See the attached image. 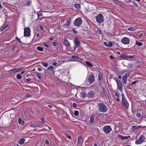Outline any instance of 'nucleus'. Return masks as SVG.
Instances as JSON below:
<instances>
[{"mask_svg": "<svg viewBox=\"0 0 146 146\" xmlns=\"http://www.w3.org/2000/svg\"><path fill=\"white\" fill-rule=\"evenodd\" d=\"M121 96L122 98L121 104L126 109H127L128 108L129 105V103L125 96L123 93H121Z\"/></svg>", "mask_w": 146, "mask_h": 146, "instance_id": "1", "label": "nucleus"}, {"mask_svg": "<svg viewBox=\"0 0 146 146\" xmlns=\"http://www.w3.org/2000/svg\"><path fill=\"white\" fill-rule=\"evenodd\" d=\"M98 106L99 110L102 112L104 113L106 112L108 110L106 106L104 103H99Z\"/></svg>", "mask_w": 146, "mask_h": 146, "instance_id": "2", "label": "nucleus"}, {"mask_svg": "<svg viewBox=\"0 0 146 146\" xmlns=\"http://www.w3.org/2000/svg\"><path fill=\"white\" fill-rule=\"evenodd\" d=\"M97 22L100 23L104 21V18L103 15L101 14H98L96 18Z\"/></svg>", "mask_w": 146, "mask_h": 146, "instance_id": "3", "label": "nucleus"}, {"mask_svg": "<svg viewBox=\"0 0 146 146\" xmlns=\"http://www.w3.org/2000/svg\"><path fill=\"white\" fill-rule=\"evenodd\" d=\"M82 23L81 18L79 17L76 19L74 22V25L77 27H79Z\"/></svg>", "mask_w": 146, "mask_h": 146, "instance_id": "4", "label": "nucleus"}, {"mask_svg": "<svg viewBox=\"0 0 146 146\" xmlns=\"http://www.w3.org/2000/svg\"><path fill=\"white\" fill-rule=\"evenodd\" d=\"M30 29L29 27H26L24 29V36L29 37L30 35Z\"/></svg>", "mask_w": 146, "mask_h": 146, "instance_id": "5", "label": "nucleus"}, {"mask_svg": "<svg viewBox=\"0 0 146 146\" xmlns=\"http://www.w3.org/2000/svg\"><path fill=\"white\" fill-rule=\"evenodd\" d=\"M145 138L143 135H141L140 136L139 138L137 139L135 142L136 144H138L141 143L144 140Z\"/></svg>", "mask_w": 146, "mask_h": 146, "instance_id": "6", "label": "nucleus"}, {"mask_svg": "<svg viewBox=\"0 0 146 146\" xmlns=\"http://www.w3.org/2000/svg\"><path fill=\"white\" fill-rule=\"evenodd\" d=\"M70 60L71 61H75L81 62L82 60L78 56H72Z\"/></svg>", "mask_w": 146, "mask_h": 146, "instance_id": "7", "label": "nucleus"}, {"mask_svg": "<svg viewBox=\"0 0 146 146\" xmlns=\"http://www.w3.org/2000/svg\"><path fill=\"white\" fill-rule=\"evenodd\" d=\"M111 130V127L109 125L105 126L103 127V130L106 134L109 133Z\"/></svg>", "mask_w": 146, "mask_h": 146, "instance_id": "8", "label": "nucleus"}, {"mask_svg": "<svg viewBox=\"0 0 146 146\" xmlns=\"http://www.w3.org/2000/svg\"><path fill=\"white\" fill-rule=\"evenodd\" d=\"M74 43L75 45L74 47V49L76 48L78 46H80V43L79 40L77 37H75L74 38Z\"/></svg>", "mask_w": 146, "mask_h": 146, "instance_id": "9", "label": "nucleus"}, {"mask_svg": "<svg viewBox=\"0 0 146 146\" xmlns=\"http://www.w3.org/2000/svg\"><path fill=\"white\" fill-rule=\"evenodd\" d=\"M94 76L92 73H91L88 76V81L90 84L92 83L94 80Z\"/></svg>", "mask_w": 146, "mask_h": 146, "instance_id": "10", "label": "nucleus"}, {"mask_svg": "<svg viewBox=\"0 0 146 146\" xmlns=\"http://www.w3.org/2000/svg\"><path fill=\"white\" fill-rule=\"evenodd\" d=\"M121 42L124 44H127L129 43V40L128 38L123 37L121 40Z\"/></svg>", "mask_w": 146, "mask_h": 146, "instance_id": "11", "label": "nucleus"}, {"mask_svg": "<svg viewBox=\"0 0 146 146\" xmlns=\"http://www.w3.org/2000/svg\"><path fill=\"white\" fill-rule=\"evenodd\" d=\"M84 139L81 136H79L78 138L77 146H81Z\"/></svg>", "mask_w": 146, "mask_h": 146, "instance_id": "12", "label": "nucleus"}, {"mask_svg": "<svg viewBox=\"0 0 146 146\" xmlns=\"http://www.w3.org/2000/svg\"><path fill=\"white\" fill-rule=\"evenodd\" d=\"M117 89L121 91L123 90L122 84L121 81H118L117 83Z\"/></svg>", "mask_w": 146, "mask_h": 146, "instance_id": "13", "label": "nucleus"}, {"mask_svg": "<svg viewBox=\"0 0 146 146\" xmlns=\"http://www.w3.org/2000/svg\"><path fill=\"white\" fill-rule=\"evenodd\" d=\"M95 94V93L94 91L92 90H90L88 92L87 94V96L90 98H92Z\"/></svg>", "mask_w": 146, "mask_h": 146, "instance_id": "14", "label": "nucleus"}, {"mask_svg": "<svg viewBox=\"0 0 146 146\" xmlns=\"http://www.w3.org/2000/svg\"><path fill=\"white\" fill-rule=\"evenodd\" d=\"M118 136L119 138H121V139L122 140H123L124 139H127L130 137V136H124L122 135H119Z\"/></svg>", "mask_w": 146, "mask_h": 146, "instance_id": "15", "label": "nucleus"}, {"mask_svg": "<svg viewBox=\"0 0 146 146\" xmlns=\"http://www.w3.org/2000/svg\"><path fill=\"white\" fill-rule=\"evenodd\" d=\"M141 127V126H139L137 125H134L132 126V129L134 131L136 130L139 128Z\"/></svg>", "mask_w": 146, "mask_h": 146, "instance_id": "16", "label": "nucleus"}, {"mask_svg": "<svg viewBox=\"0 0 146 146\" xmlns=\"http://www.w3.org/2000/svg\"><path fill=\"white\" fill-rule=\"evenodd\" d=\"M16 114L14 110H13L12 113L10 114V117L11 118L13 119L15 117Z\"/></svg>", "mask_w": 146, "mask_h": 146, "instance_id": "17", "label": "nucleus"}, {"mask_svg": "<svg viewBox=\"0 0 146 146\" xmlns=\"http://www.w3.org/2000/svg\"><path fill=\"white\" fill-rule=\"evenodd\" d=\"M25 139L23 138H21L19 141V143L21 145H22L24 143Z\"/></svg>", "mask_w": 146, "mask_h": 146, "instance_id": "18", "label": "nucleus"}, {"mask_svg": "<svg viewBox=\"0 0 146 146\" xmlns=\"http://www.w3.org/2000/svg\"><path fill=\"white\" fill-rule=\"evenodd\" d=\"M54 68V67L52 66H50L48 67L46 70H50V71H52L53 72V74H54V71L53 70V69Z\"/></svg>", "mask_w": 146, "mask_h": 146, "instance_id": "19", "label": "nucleus"}, {"mask_svg": "<svg viewBox=\"0 0 146 146\" xmlns=\"http://www.w3.org/2000/svg\"><path fill=\"white\" fill-rule=\"evenodd\" d=\"M94 116L92 115L90 118V122L91 123H93L94 122Z\"/></svg>", "mask_w": 146, "mask_h": 146, "instance_id": "20", "label": "nucleus"}, {"mask_svg": "<svg viewBox=\"0 0 146 146\" xmlns=\"http://www.w3.org/2000/svg\"><path fill=\"white\" fill-rule=\"evenodd\" d=\"M71 21V20L70 19H68L65 22V25L67 26L70 25Z\"/></svg>", "mask_w": 146, "mask_h": 146, "instance_id": "21", "label": "nucleus"}, {"mask_svg": "<svg viewBox=\"0 0 146 146\" xmlns=\"http://www.w3.org/2000/svg\"><path fill=\"white\" fill-rule=\"evenodd\" d=\"M127 78H126V76H123L122 77V80L124 84H125L126 83V81L127 80Z\"/></svg>", "mask_w": 146, "mask_h": 146, "instance_id": "22", "label": "nucleus"}, {"mask_svg": "<svg viewBox=\"0 0 146 146\" xmlns=\"http://www.w3.org/2000/svg\"><path fill=\"white\" fill-rule=\"evenodd\" d=\"M128 55L126 54H122L120 55V57L122 58H127Z\"/></svg>", "mask_w": 146, "mask_h": 146, "instance_id": "23", "label": "nucleus"}, {"mask_svg": "<svg viewBox=\"0 0 146 146\" xmlns=\"http://www.w3.org/2000/svg\"><path fill=\"white\" fill-rule=\"evenodd\" d=\"M85 63L86 65L89 66L91 67L93 66V65L89 62L86 61Z\"/></svg>", "mask_w": 146, "mask_h": 146, "instance_id": "24", "label": "nucleus"}, {"mask_svg": "<svg viewBox=\"0 0 146 146\" xmlns=\"http://www.w3.org/2000/svg\"><path fill=\"white\" fill-rule=\"evenodd\" d=\"M9 73L12 74L15 73L16 72L15 68L11 69L9 70Z\"/></svg>", "mask_w": 146, "mask_h": 146, "instance_id": "25", "label": "nucleus"}, {"mask_svg": "<svg viewBox=\"0 0 146 146\" xmlns=\"http://www.w3.org/2000/svg\"><path fill=\"white\" fill-rule=\"evenodd\" d=\"M128 30L131 31H136L135 29L133 27L128 28Z\"/></svg>", "mask_w": 146, "mask_h": 146, "instance_id": "26", "label": "nucleus"}, {"mask_svg": "<svg viewBox=\"0 0 146 146\" xmlns=\"http://www.w3.org/2000/svg\"><path fill=\"white\" fill-rule=\"evenodd\" d=\"M23 68V67H21L18 68H15L16 72L22 70Z\"/></svg>", "mask_w": 146, "mask_h": 146, "instance_id": "27", "label": "nucleus"}, {"mask_svg": "<svg viewBox=\"0 0 146 146\" xmlns=\"http://www.w3.org/2000/svg\"><path fill=\"white\" fill-rule=\"evenodd\" d=\"M16 78L18 79H20L22 78V76L20 74H18L16 76Z\"/></svg>", "mask_w": 146, "mask_h": 146, "instance_id": "28", "label": "nucleus"}, {"mask_svg": "<svg viewBox=\"0 0 146 146\" xmlns=\"http://www.w3.org/2000/svg\"><path fill=\"white\" fill-rule=\"evenodd\" d=\"M74 7L77 9H78L80 8V5L77 4H75Z\"/></svg>", "mask_w": 146, "mask_h": 146, "instance_id": "29", "label": "nucleus"}, {"mask_svg": "<svg viewBox=\"0 0 146 146\" xmlns=\"http://www.w3.org/2000/svg\"><path fill=\"white\" fill-rule=\"evenodd\" d=\"M18 122L19 124H21L22 125H23L24 123V121H22V119L20 118L19 119Z\"/></svg>", "mask_w": 146, "mask_h": 146, "instance_id": "30", "label": "nucleus"}, {"mask_svg": "<svg viewBox=\"0 0 146 146\" xmlns=\"http://www.w3.org/2000/svg\"><path fill=\"white\" fill-rule=\"evenodd\" d=\"M64 43L66 45L68 46L70 45V43L68 40H65Z\"/></svg>", "mask_w": 146, "mask_h": 146, "instance_id": "31", "label": "nucleus"}, {"mask_svg": "<svg viewBox=\"0 0 146 146\" xmlns=\"http://www.w3.org/2000/svg\"><path fill=\"white\" fill-rule=\"evenodd\" d=\"M127 58H131V60H134L135 57L133 56H131L128 55Z\"/></svg>", "mask_w": 146, "mask_h": 146, "instance_id": "32", "label": "nucleus"}, {"mask_svg": "<svg viewBox=\"0 0 146 146\" xmlns=\"http://www.w3.org/2000/svg\"><path fill=\"white\" fill-rule=\"evenodd\" d=\"M30 126L31 127H39V126L37 124H30Z\"/></svg>", "mask_w": 146, "mask_h": 146, "instance_id": "33", "label": "nucleus"}, {"mask_svg": "<svg viewBox=\"0 0 146 146\" xmlns=\"http://www.w3.org/2000/svg\"><path fill=\"white\" fill-rule=\"evenodd\" d=\"M136 45L138 46H141L142 45V43L140 42H138L137 41H136Z\"/></svg>", "mask_w": 146, "mask_h": 146, "instance_id": "34", "label": "nucleus"}, {"mask_svg": "<svg viewBox=\"0 0 146 146\" xmlns=\"http://www.w3.org/2000/svg\"><path fill=\"white\" fill-rule=\"evenodd\" d=\"M31 1H27V2L25 5L29 6L31 4Z\"/></svg>", "mask_w": 146, "mask_h": 146, "instance_id": "35", "label": "nucleus"}, {"mask_svg": "<svg viewBox=\"0 0 146 146\" xmlns=\"http://www.w3.org/2000/svg\"><path fill=\"white\" fill-rule=\"evenodd\" d=\"M81 94H82V97L83 98H84L86 97V93L85 92H82L81 93Z\"/></svg>", "mask_w": 146, "mask_h": 146, "instance_id": "36", "label": "nucleus"}, {"mask_svg": "<svg viewBox=\"0 0 146 146\" xmlns=\"http://www.w3.org/2000/svg\"><path fill=\"white\" fill-rule=\"evenodd\" d=\"M37 49L40 51H42L43 50V49L40 46H38L37 47Z\"/></svg>", "mask_w": 146, "mask_h": 146, "instance_id": "37", "label": "nucleus"}, {"mask_svg": "<svg viewBox=\"0 0 146 146\" xmlns=\"http://www.w3.org/2000/svg\"><path fill=\"white\" fill-rule=\"evenodd\" d=\"M36 74L37 75V76L38 77V79L40 80H41V78L40 75L38 73Z\"/></svg>", "mask_w": 146, "mask_h": 146, "instance_id": "38", "label": "nucleus"}, {"mask_svg": "<svg viewBox=\"0 0 146 146\" xmlns=\"http://www.w3.org/2000/svg\"><path fill=\"white\" fill-rule=\"evenodd\" d=\"M42 64L45 67H47L48 66V64L46 63L42 62Z\"/></svg>", "mask_w": 146, "mask_h": 146, "instance_id": "39", "label": "nucleus"}, {"mask_svg": "<svg viewBox=\"0 0 146 146\" xmlns=\"http://www.w3.org/2000/svg\"><path fill=\"white\" fill-rule=\"evenodd\" d=\"M98 78L99 80H101L102 79V74L101 73L99 74Z\"/></svg>", "mask_w": 146, "mask_h": 146, "instance_id": "40", "label": "nucleus"}, {"mask_svg": "<svg viewBox=\"0 0 146 146\" xmlns=\"http://www.w3.org/2000/svg\"><path fill=\"white\" fill-rule=\"evenodd\" d=\"M112 46V43L111 42H109L108 43V47H111Z\"/></svg>", "mask_w": 146, "mask_h": 146, "instance_id": "41", "label": "nucleus"}, {"mask_svg": "<svg viewBox=\"0 0 146 146\" xmlns=\"http://www.w3.org/2000/svg\"><path fill=\"white\" fill-rule=\"evenodd\" d=\"M65 135L69 139H71V137L70 135L68 134H65Z\"/></svg>", "mask_w": 146, "mask_h": 146, "instance_id": "42", "label": "nucleus"}, {"mask_svg": "<svg viewBox=\"0 0 146 146\" xmlns=\"http://www.w3.org/2000/svg\"><path fill=\"white\" fill-rule=\"evenodd\" d=\"M15 38L20 43H23L21 41L20 39L18 38L17 37H16Z\"/></svg>", "mask_w": 146, "mask_h": 146, "instance_id": "43", "label": "nucleus"}, {"mask_svg": "<svg viewBox=\"0 0 146 146\" xmlns=\"http://www.w3.org/2000/svg\"><path fill=\"white\" fill-rule=\"evenodd\" d=\"M74 115L75 116H77L78 115V111H75L74 112Z\"/></svg>", "mask_w": 146, "mask_h": 146, "instance_id": "44", "label": "nucleus"}, {"mask_svg": "<svg viewBox=\"0 0 146 146\" xmlns=\"http://www.w3.org/2000/svg\"><path fill=\"white\" fill-rule=\"evenodd\" d=\"M130 73H128L126 74H125L124 76H126V78H127V77H128L130 75Z\"/></svg>", "mask_w": 146, "mask_h": 146, "instance_id": "45", "label": "nucleus"}, {"mask_svg": "<svg viewBox=\"0 0 146 146\" xmlns=\"http://www.w3.org/2000/svg\"><path fill=\"white\" fill-rule=\"evenodd\" d=\"M72 106H73L75 108H76L77 107V104L75 103H74L73 104Z\"/></svg>", "mask_w": 146, "mask_h": 146, "instance_id": "46", "label": "nucleus"}, {"mask_svg": "<svg viewBox=\"0 0 146 146\" xmlns=\"http://www.w3.org/2000/svg\"><path fill=\"white\" fill-rule=\"evenodd\" d=\"M38 16V18L40 16H42V14L41 13H37Z\"/></svg>", "mask_w": 146, "mask_h": 146, "instance_id": "47", "label": "nucleus"}, {"mask_svg": "<svg viewBox=\"0 0 146 146\" xmlns=\"http://www.w3.org/2000/svg\"><path fill=\"white\" fill-rule=\"evenodd\" d=\"M138 80H136L135 81H133L131 83V84L132 85H134L137 83L138 82Z\"/></svg>", "mask_w": 146, "mask_h": 146, "instance_id": "48", "label": "nucleus"}, {"mask_svg": "<svg viewBox=\"0 0 146 146\" xmlns=\"http://www.w3.org/2000/svg\"><path fill=\"white\" fill-rule=\"evenodd\" d=\"M40 120H41V122L42 123H44L45 122V120H44V117H43L42 118H41Z\"/></svg>", "mask_w": 146, "mask_h": 146, "instance_id": "49", "label": "nucleus"}, {"mask_svg": "<svg viewBox=\"0 0 146 146\" xmlns=\"http://www.w3.org/2000/svg\"><path fill=\"white\" fill-rule=\"evenodd\" d=\"M136 115L138 117H139L141 116V114L140 113H137Z\"/></svg>", "mask_w": 146, "mask_h": 146, "instance_id": "50", "label": "nucleus"}, {"mask_svg": "<svg viewBox=\"0 0 146 146\" xmlns=\"http://www.w3.org/2000/svg\"><path fill=\"white\" fill-rule=\"evenodd\" d=\"M132 2L136 7H137L138 6L137 4L135 2L134 0H133Z\"/></svg>", "mask_w": 146, "mask_h": 146, "instance_id": "51", "label": "nucleus"}, {"mask_svg": "<svg viewBox=\"0 0 146 146\" xmlns=\"http://www.w3.org/2000/svg\"><path fill=\"white\" fill-rule=\"evenodd\" d=\"M16 47V46L15 45H13V48H12V50L13 51H15V48Z\"/></svg>", "mask_w": 146, "mask_h": 146, "instance_id": "52", "label": "nucleus"}, {"mask_svg": "<svg viewBox=\"0 0 146 146\" xmlns=\"http://www.w3.org/2000/svg\"><path fill=\"white\" fill-rule=\"evenodd\" d=\"M96 33L98 34H101V31L99 29V30H97Z\"/></svg>", "mask_w": 146, "mask_h": 146, "instance_id": "53", "label": "nucleus"}, {"mask_svg": "<svg viewBox=\"0 0 146 146\" xmlns=\"http://www.w3.org/2000/svg\"><path fill=\"white\" fill-rule=\"evenodd\" d=\"M43 44H44V46H45V47H46L47 48L49 47L48 45V44H47L44 43H43Z\"/></svg>", "mask_w": 146, "mask_h": 146, "instance_id": "54", "label": "nucleus"}, {"mask_svg": "<svg viewBox=\"0 0 146 146\" xmlns=\"http://www.w3.org/2000/svg\"><path fill=\"white\" fill-rule=\"evenodd\" d=\"M72 31L75 33H77V31H76L74 28H73L72 29Z\"/></svg>", "mask_w": 146, "mask_h": 146, "instance_id": "55", "label": "nucleus"}, {"mask_svg": "<svg viewBox=\"0 0 146 146\" xmlns=\"http://www.w3.org/2000/svg\"><path fill=\"white\" fill-rule=\"evenodd\" d=\"M133 0H127L126 1V2L128 3H129L131 2H132Z\"/></svg>", "mask_w": 146, "mask_h": 146, "instance_id": "56", "label": "nucleus"}, {"mask_svg": "<svg viewBox=\"0 0 146 146\" xmlns=\"http://www.w3.org/2000/svg\"><path fill=\"white\" fill-rule=\"evenodd\" d=\"M105 90H104V94L105 95H108V92L106 91H104Z\"/></svg>", "mask_w": 146, "mask_h": 146, "instance_id": "57", "label": "nucleus"}, {"mask_svg": "<svg viewBox=\"0 0 146 146\" xmlns=\"http://www.w3.org/2000/svg\"><path fill=\"white\" fill-rule=\"evenodd\" d=\"M53 45L54 46H56L57 45V42H53Z\"/></svg>", "mask_w": 146, "mask_h": 146, "instance_id": "58", "label": "nucleus"}, {"mask_svg": "<svg viewBox=\"0 0 146 146\" xmlns=\"http://www.w3.org/2000/svg\"><path fill=\"white\" fill-rule=\"evenodd\" d=\"M115 80L116 81L117 83V82L118 81H120V80H119L117 77H115Z\"/></svg>", "mask_w": 146, "mask_h": 146, "instance_id": "59", "label": "nucleus"}, {"mask_svg": "<svg viewBox=\"0 0 146 146\" xmlns=\"http://www.w3.org/2000/svg\"><path fill=\"white\" fill-rule=\"evenodd\" d=\"M39 28L41 30H43L44 29L43 28L42 26L40 25L39 26Z\"/></svg>", "mask_w": 146, "mask_h": 146, "instance_id": "60", "label": "nucleus"}, {"mask_svg": "<svg viewBox=\"0 0 146 146\" xmlns=\"http://www.w3.org/2000/svg\"><path fill=\"white\" fill-rule=\"evenodd\" d=\"M115 95L118 98L119 97V94L117 92L115 93Z\"/></svg>", "mask_w": 146, "mask_h": 146, "instance_id": "61", "label": "nucleus"}, {"mask_svg": "<svg viewBox=\"0 0 146 146\" xmlns=\"http://www.w3.org/2000/svg\"><path fill=\"white\" fill-rule=\"evenodd\" d=\"M45 143L46 144H47V145H48L49 143V141H48V140H46L45 141Z\"/></svg>", "mask_w": 146, "mask_h": 146, "instance_id": "62", "label": "nucleus"}, {"mask_svg": "<svg viewBox=\"0 0 146 146\" xmlns=\"http://www.w3.org/2000/svg\"><path fill=\"white\" fill-rule=\"evenodd\" d=\"M104 44L106 46H108V44L106 42H104Z\"/></svg>", "mask_w": 146, "mask_h": 146, "instance_id": "63", "label": "nucleus"}, {"mask_svg": "<svg viewBox=\"0 0 146 146\" xmlns=\"http://www.w3.org/2000/svg\"><path fill=\"white\" fill-rule=\"evenodd\" d=\"M110 58L111 59H113L114 58V57H113V56H112V55L110 56Z\"/></svg>", "mask_w": 146, "mask_h": 146, "instance_id": "64", "label": "nucleus"}]
</instances>
